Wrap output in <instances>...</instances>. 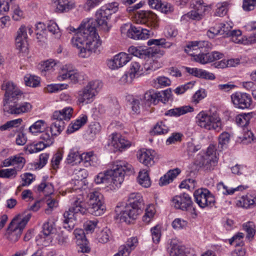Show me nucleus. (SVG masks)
<instances>
[{
    "label": "nucleus",
    "mask_w": 256,
    "mask_h": 256,
    "mask_svg": "<svg viewBox=\"0 0 256 256\" xmlns=\"http://www.w3.org/2000/svg\"><path fill=\"white\" fill-rule=\"evenodd\" d=\"M56 65V62L54 60H50L44 62L41 65V68H40L42 70V72H46L47 71L52 70Z\"/></svg>",
    "instance_id": "64"
},
{
    "label": "nucleus",
    "mask_w": 256,
    "mask_h": 256,
    "mask_svg": "<svg viewBox=\"0 0 256 256\" xmlns=\"http://www.w3.org/2000/svg\"><path fill=\"white\" fill-rule=\"evenodd\" d=\"M93 20L84 22L78 31L71 39V44L80 49L79 56L82 58L89 57L94 52L100 54L102 42L94 26H92Z\"/></svg>",
    "instance_id": "1"
},
{
    "label": "nucleus",
    "mask_w": 256,
    "mask_h": 256,
    "mask_svg": "<svg viewBox=\"0 0 256 256\" xmlns=\"http://www.w3.org/2000/svg\"><path fill=\"white\" fill-rule=\"evenodd\" d=\"M239 202L242 206L246 208H250L256 204V198L251 194H247L242 196L239 200Z\"/></svg>",
    "instance_id": "39"
},
{
    "label": "nucleus",
    "mask_w": 256,
    "mask_h": 256,
    "mask_svg": "<svg viewBox=\"0 0 256 256\" xmlns=\"http://www.w3.org/2000/svg\"><path fill=\"white\" fill-rule=\"evenodd\" d=\"M133 172L131 164L124 160H116L114 162L111 170L104 173H99L94 181L96 184H105L115 188L124 182L125 174L130 175Z\"/></svg>",
    "instance_id": "2"
},
{
    "label": "nucleus",
    "mask_w": 256,
    "mask_h": 256,
    "mask_svg": "<svg viewBox=\"0 0 256 256\" xmlns=\"http://www.w3.org/2000/svg\"><path fill=\"white\" fill-rule=\"evenodd\" d=\"M172 206L176 209L186 211L192 206V202L190 196L186 193L174 196L172 200Z\"/></svg>",
    "instance_id": "17"
},
{
    "label": "nucleus",
    "mask_w": 256,
    "mask_h": 256,
    "mask_svg": "<svg viewBox=\"0 0 256 256\" xmlns=\"http://www.w3.org/2000/svg\"><path fill=\"white\" fill-rule=\"evenodd\" d=\"M150 31L140 27L130 26L128 30V37L133 39H146L150 36Z\"/></svg>",
    "instance_id": "25"
},
{
    "label": "nucleus",
    "mask_w": 256,
    "mask_h": 256,
    "mask_svg": "<svg viewBox=\"0 0 256 256\" xmlns=\"http://www.w3.org/2000/svg\"><path fill=\"white\" fill-rule=\"evenodd\" d=\"M22 122V120L20 118L8 121L0 126V130H5L13 128H17L21 124Z\"/></svg>",
    "instance_id": "51"
},
{
    "label": "nucleus",
    "mask_w": 256,
    "mask_h": 256,
    "mask_svg": "<svg viewBox=\"0 0 256 256\" xmlns=\"http://www.w3.org/2000/svg\"><path fill=\"white\" fill-rule=\"evenodd\" d=\"M31 216L32 214L28 212L15 217L7 230L6 234L7 238L12 242H17Z\"/></svg>",
    "instance_id": "5"
},
{
    "label": "nucleus",
    "mask_w": 256,
    "mask_h": 256,
    "mask_svg": "<svg viewBox=\"0 0 256 256\" xmlns=\"http://www.w3.org/2000/svg\"><path fill=\"white\" fill-rule=\"evenodd\" d=\"M21 178L22 182L21 186H22L30 185L35 179V176L29 172L24 173L21 175Z\"/></svg>",
    "instance_id": "63"
},
{
    "label": "nucleus",
    "mask_w": 256,
    "mask_h": 256,
    "mask_svg": "<svg viewBox=\"0 0 256 256\" xmlns=\"http://www.w3.org/2000/svg\"><path fill=\"white\" fill-rule=\"evenodd\" d=\"M84 79L82 72L76 69L72 64H68L64 66L60 70L57 80L63 81L69 80L72 84H76Z\"/></svg>",
    "instance_id": "10"
},
{
    "label": "nucleus",
    "mask_w": 256,
    "mask_h": 256,
    "mask_svg": "<svg viewBox=\"0 0 256 256\" xmlns=\"http://www.w3.org/2000/svg\"><path fill=\"white\" fill-rule=\"evenodd\" d=\"M231 101L235 108L240 109L248 108L252 103L250 96L246 93L236 92L231 95Z\"/></svg>",
    "instance_id": "16"
},
{
    "label": "nucleus",
    "mask_w": 256,
    "mask_h": 256,
    "mask_svg": "<svg viewBox=\"0 0 256 256\" xmlns=\"http://www.w3.org/2000/svg\"><path fill=\"white\" fill-rule=\"evenodd\" d=\"M55 224L53 220H49L43 225V233L45 236L53 234L55 231Z\"/></svg>",
    "instance_id": "48"
},
{
    "label": "nucleus",
    "mask_w": 256,
    "mask_h": 256,
    "mask_svg": "<svg viewBox=\"0 0 256 256\" xmlns=\"http://www.w3.org/2000/svg\"><path fill=\"white\" fill-rule=\"evenodd\" d=\"M66 162L68 164H74L80 162V154L76 151L70 150Z\"/></svg>",
    "instance_id": "50"
},
{
    "label": "nucleus",
    "mask_w": 256,
    "mask_h": 256,
    "mask_svg": "<svg viewBox=\"0 0 256 256\" xmlns=\"http://www.w3.org/2000/svg\"><path fill=\"white\" fill-rule=\"evenodd\" d=\"M24 80L27 86L36 87L40 84L39 78L35 76L28 74L24 76Z\"/></svg>",
    "instance_id": "52"
},
{
    "label": "nucleus",
    "mask_w": 256,
    "mask_h": 256,
    "mask_svg": "<svg viewBox=\"0 0 256 256\" xmlns=\"http://www.w3.org/2000/svg\"><path fill=\"white\" fill-rule=\"evenodd\" d=\"M73 108L66 107L60 110L55 111L52 116L54 122L50 128L47 127L45 130L41 132L40 139L47 146H50L54 142V136L59 134L64 128V120L68 121L72 117Z\"/></svg>",
    "instance_id": "3"
},
{
    "label": "nucleus",
    "mask_w": 256,
    "mask_h": 256,
    "mask_svg": "<svg viewBox=\"0 0 256 256\" xmlns=\"http://www.w3.org/2000/svg\"><path fill=\"white\" fill-rule=\"evenodd\" d=\"M98 158L93 152H89L80 154V162H82L86 167L96 166L98 164Z\"/></svg>",
    "instance_id": "30"
},
{
    "label": "nucleus",
    "mask_w": 256,
    "mask_h": 256,
    "mask_svg": "<svg viewBox=\"0 0 256 256\" xmlns=\"http://www.w3.org/2000/svg\"><path fill=\"white\" fill-rule=\"evenodd\" d=\"M170 245V256H190V254L186 252L185 247L176 244L175 240H172Z\"/></svg>",
    "instance_id": "28"
},
{
    "label": "nucleus",
    "mask_w": 256,
    "mask_h": 256,
    "mask_svg": "<svg viewBox=\"0 0 256 256\" xmlns=\"http://www.w3.org/2000/svg\"><path fill=\"white\" fill-rule=\"evenodd\" d=\"M194 76L199 78L210 80H213L215 78V76L212 73L198 68H196Z\"/></svg>",
    "instance_id": "45"
},
{
    "label": "nucleus",
    "mask_w": 256,
    "mask_h": 256,
    "mask_svg": "<svg viewBox=\"0 0 256 256\" xmlns=\"http://www.w3.org/2000/svg\"><path fill=\"white\" fill-rule=\"evenodd\" d=\"M48 32L54 36L55 38H60L61 36V32L57 24L53 22H50L48 25Z\"/></svg>",
    "instance_id": "53"
},
{
    "label": "nucleus",
    "mask_w": 256,
    "mask_h": 256,
    "mask_svg": "<svg viewBox=\"0 0 256 256\" xmlns=\"http://www.w3.org/2000/svg\"><path fill=\"white\" fill-rule=\"evenodd\" d=\"M194 200L201 208L212 207L215 203L214 195L206 188H199L194 193Z\"/></svg>",
    "instance_id": "13"
},
{
    "label": "nucleus",
    "mask_w": 256,
    "mask_h": 256,
    "mask_svg": "<svg viewBox=\"0 0 256 256\" xmlns=\"http://www.w3.org/2000/svg\"><path fill=\"white\" fill-rule=\"evenodd\" d=\"M20 100L12 102L14 104L10 108L9 112L11 114H20L30 111L32 106L26 102H22Z\"/></svg>",
    "instance_id": "22"
},
{
    "label": "nucleus",
    "mask_w": 256,
    "mask_h": 256,
    "mask_svg": "<svg viewBox=\"0 0 256 256\" xmlns=\"http://www.w3.org/2000/svg\"><path fill=\"white\" fill-rule=\"evenodd\" d=\"M58 12H64L72 9L74 4L70 0H52Z\"/></svg>",
    "instance_id": "32"
},
{
    "label": "nucleus",
    "mask_w": 256,
    "mask_h": 256,
    "mask_svg": "<svg viewBox=\"0 0 256 256\" xmlns=\"http://www.w3.org/2000/svg\"><path fill=\"white\" fill-rule=\"evenodd\" d=\"M87 206L86 212L95 216H100L104 214L106 210L104 198L102 194L98 191L92 190L86 196Z\"/></svg>",
    "instance_id": "6"
},
{
    "label": "nucleus",
    "mask_w": 256,
    "mask_h": 256,
    "mask_svg": "<svg viewBox=\"0 0 256 256\" xmlns=\"http://www.w3.org/2000/svg\"><path fill=\"white\" fill-rule=\"evenodd\" d=\"M168 128L162 122H158L153 129L154 134H166L168 132Z\"/></svg>",
    "instance_id": "57"
},
{
    "label": "nucleus",
    "mask_w": 256,
    "mask_h": 256,
    "mask_svg": "<svg viewBox=\"0 0 256 256\" xmlns=\"http://www.w3.org/2000/svg\"><path fill=\"white\" fill-rule=\"evenodd\" d=\"M17 170L15 168H6L0 170V178H14L17 176Z\"/></svg>",
    "instance_id": "46"
},
{
    "label": "nucleus",
    "mask_w": 256,
    "mask_h": 256,
    "mask_svg": "<svg viewBox=\"0 0 256 256\" xmlns=\"http://www.w3.org/2000/svg\"><path fill=\"white\" fill-rule=\"evenodd\" d=\"M47 127V124L44 120H38L29 127L28 132L32 135L37 136L44 131Z\"/></svg>",
    "instance_id": "31"
},
{
    "label": "nucleus",
    "mask_w": 256,
    "mask_h": 256,
    "mask_svg": "<svg viewBox=\"0 0 256 256\" xmlns=\"http://www.w3.org/2000/svg\"><path fill=\"white\" fill-rule=\"evenodd\" d=\"M198 126L208 130L219 132L222 129V122L216 114H208L204 111L200 112L196 116Z\"/></svg>",
    "instance_id": "7"
},
{
    "label": "nucleus",
    "mask_w": 256,
    "mask_h": 256,
    "mask_svg": "<svg viewBox=\"0 0 256 256\" xmlns=\"http://www.w3.org/2000/svg\"><path fill=\"white\" fill-rule=\"evenodd\" d=\"M155 214V209L153 205H150L146 210V212L143 216L142 220L146 224L149 223L153 218Z\"/></svg>",
    "instance_id": "55"
},
{
    "label": "nucleus",
    "mask_w": 256,
    "mask_h": 256,
    "mask_svg": "<svg viewBox=\"0 0 256 256\" xmlns=\"http://www.w3.org/2000/svg\"><path fill=\"white\" fill-rule=\"evenodd\" d=\"M244 229L247 232V237L252 238L254 237L256 230L255 225L252 222H248L243 225Z\"/></svg>",
    "instance_id": "59"
},
{
    "label": "nucleus",
    "mask_w": 256,
    "mask_h": 256,
    "mask_svg": "<svg viewBox=\"0 0 256 256\" xmlns=\"http://www.w3.org/2000/svg\"><path fill=\"white\" fill-rule=\"evenodd\" d=\"M228 3L227 2H223L218 4L217 6L215 14L218 16H223L228 12Z\"/></svg>",
    "instance_id": "62"
},
{
    "label": "nucleus",
    "mask_w": 256,
    "mask_h": 256,
    "mask_svg": "<svg viewBox=\"0 0 256 256\" xmlns=\"http://www.w3.org/2000/svg\"><path fill=\"white\" fill-rule=\"evenodd\" d=\"M47 144L44 142H40L36 144H31L27 146L26 150L30 154L38 152L47 147Z\"/></svg>",
    "instance_id": "44"
},
{
    "label": "nucleus",
    "mask_w": 256,
    "mask_h": 256,
    "mask_svg": "<svg viewBox=\"0 0 256 256\" xmlns=\"http://www.w3.org/2000/svg\"><path fill=\"white\" fill-rule=\"evenodd\" d=\"M134 21L136 24H146L152 28H156L158 25L157 16L149 10L136 12L134 17Z\"/></svg>",
    "instance_id": "12"
},
{
    "label": "nucleus",
    "mask_w": 256,
    "mask_h": 256,
    "mask_svg": "<svg viewBox=\"0 0 256 256\" xmlns=\"http://www.w3.org/2000/svg\"><path fill=\"white\" fill-rule=\"evenodd\" d=\"M102 86L101 82L92 80L88 82L86 86L78 92V102L80 104L91 102L96 95L100 90Z\"/></svg>",
    "instance_id": "8"
},
{
    "label": "nucleus",
    "mask_w": 256,
    "mask_h": 256,
    "mask_svg": "<svg viewBox=\"0 0 256 256\" xmlns=\"http://www.w3.org/2000/svg\"><path fill=\"white\" fill-rule=\"evenodd\" d=\"M141 208H136V206L128 204L126 206V212L129 213L130 218L136 219L140 214Z\"/></svg>",
    "instance_id": "58"
},
{
    "label": "nucleus",
    "mask_w": 256,
    "mask_h": 256,
    "mask_svg": "<svg viewBox=\"0 0 256 256\" xmlns=\"http://www.w3.org/2000/svg\"><path fill=\"white\" fill-rule=\"evenodd\" d=\"M4 167L14 166L13 168L17 171H20L26 164L25 158L20 154L12 156L5 159L2 162Z\"/></svg>",
    "instance_id": "20"
},
{
    "label": "nucleus",
    "mask_w": 256,
    "mask_h": 256,
    "mask_svg": "<svg viewBox=\"0 0 256 256\" xmlns=\"http://www.w3.org/2000/svg\"><path fill=\"white\" fill-rule=\"evenodd\" d=\"M63 152H64L62 150H58L52 157L51 162L52 166L54 169H56L58 167V166L62 159Z\"/></svg>",
    "instance_id": "61"
},
{
    "label": "nucleus",
    "mask_w": 256,
    "mask_h": 256,
    "mask_svg": "<svg viewBox=\"0 0 256 256\" xmlns=\"http://www.w3.org/2000/svg\"><path fill=\"white\" fill-rule=\"evenodd\" d=\"M2 89L5 91L4 106L24 98V96L18 87L12 82H4Z\"/></svg>",
    "instance_id": "11"
},
{
    "label": "nucleus",
    "mask_w": 256,
    "mask_h": 256,
    "mask_svg": "<svg viewBox=\"0 0 256 256\" xmlns=\"http://www.w3.org/2000/svg\"><path fill=\"white\" fill-rule=\"evenodd\" d=\"M180 172V170L178 168H174L168 171L163 176H162L159 181V184L160 186H164L169 184L172 182L178 175Z\"/></svg>",
    "instance_id": "29"
},
{
    "label": "nucleus",
    "mask_w": 256,
    "mask_h": 256,
    "mask_svg": "<svg viewBox=\"0 0 256 256\" xmlns=\"http://www.w3.org/2000/svg\"><path fill=\"white\" fill-rule=\"evenodd\" d=\"M110 13L101 8L97 11L96 14V20L98 24L101 27L104 31L108 32L109 30L108 20L110 17Z\"/></svg>",
    "instance_id": "23"
},
{
    "label": "nucleus",
    "mask_w": 256,
    "mask_h": 256,
    "mask_svg": "<svg viewBox=\"0 0 256 256\" xmlns=\"http://www.w3.org/2000/svg\"><path fill=\"white\" fill-rule=\"evenodd\" d=\"M210 44L208 41L189 42L185 48V52L194 57V60L197 62V56L202 55L208 52Z\"/></svg>",
    "instance_id": "14"
},
{
    "label": "nucleus",
    "mask_w": 256,
    "mask_h": 256,
    "mask_svg": "<svg viewBox=\"0 0 256 256\" xmlns=\"http://www.w3.org/2000/svg\"><path fill=\"white\" fill-rule=\"evenodd\" d=\"M155 152L152 150L142 149L138 152V158L140 162L146 166H152L154 163Z\"/></svg>",
    "instance_id": "24"
},
{
    "label": "nucleus",
    "mask_w": 256,
    "mask_h": 256,
    "mask_svg": "<svg viewBox=\"0 0 256 256\" xmlns=\"http://www.w3.org/2000/svg\"><path fill=\"white\" fill-rule=\"evenodd\" d=\"M228 36L230 37L231 40L236 44H243L244 39L240 30H232Z\"/></svg>",
    "instance_id": "49"
},
{
    "label": "nucleus",
    "mask_w": 256,
    "mask_h": 256,
    "mask_svg": "<svg viewBox=\"0 0 256 256\" xmlns=\"http://www.w3.org/2000/svg\"><path fill=\"white\" fill-rule=\"evenodd\" d=\"M219 28L220 30V34H226L228 36L230 32L232 31V28L233 24L232 22H226V23H220L218 24Z\"/></svg>",
    "instance_id": "60"
},
{
    "label": "nucleus",
    "mask_w": 256,
    "mask_h": 256,
    "mask_svg": "<svg viewBox=\"0 0 256 256\" xmlns=\"http://www.w3.org/2000/svg\"><path fill=\"white\" fill-rule=\"evenodd\" d=\"M17 33V36L16 38V48L22 52H27L28 50V44L27 42L26 27L25 26H21Z\"/></svg>",
    "instance_id": "18"
},
{
    "label": "nucleus",
    "mask_w": 256,
    "mask_h": 256,
    "mask_svg": "<svg viewBox=\"0 0 256 256\" xmlns=\"http://www.w3.org/2000/svg\"><path fill=\"white\" fill-rule=\"evenodd\" d=\"M252 112L242 113L236 117V122L240 126L246 128L248 125L250 120L253 117Z\"/></svg>",
    "instance_id": "34"
},
{
    "label": "nucleus",
    "mask_w": 256,
    "mask_h": 256,
    "mask_svg": "<svg viewBox=\"0 0 256 256\" xmlns=\"http://www.w3.org/2000/svg\"><path fill=\"white\" fill-rule=\"evenodd\" d=\"M38 192H42L45 196H49L54 192V186L52 184L43 182L37 188Z\"/></svg>",
    "instance_id": "41"
},
{
    "label": "nucleus",
    "mask_w": 256,
    "mask_h": 256,
    "mask_svg": "<svg viewBox=\"0 0 256 256\" xmlns=\"http://www.w3.org/2000/svg\"><path fill=\"white\" fill-rule=\"evenodd\" d=\"M128 52L134 56L140 58H146L148 57L150 58H160L164 54V52L160 50L158 48L144 49L142 47L130 46L128 49Z\"/></svg>",
    "instance_id": "15"
},
{
    "label": "nucleus",
    "mask_w": 256,
    "mask_h": 256,
    "mask_svg": "<svg viewBox=\"0 0 256 256\" xmlns=\"http://www.w3.org/2000/svg\"><path fill=\"white\" fill-rule=\"evenodd\" d=\"M161 95L160 92L149 90L144 94V100L146 102L156 104L160 100Z\"/></svg>",
    "instance_id": "37"
},
{
    "label": "nucleus",
    "mask_w": 256,
    "mask_h": 256,
    "mask_svg": "<svg viewBox=\"0 0 256 256\" xmlns=\"http://www.w3.org/2000/svg\"><path fill=\"white\" fill-rule=\"evenodd\" d=\"M144 72L143 66L139 62H132L130 66L129 76L131 78L138 76Z\"/></svg>",
    "instance_id": "35"
},
{
    "label": "nucleus",
    "mask_w": 256,
    "mask_h": 256,
    "mask_svg": "<svg viewBox=\"0 0 256 256\" xmlns=\"http://www.w3.org/2000/svg\"><path fill=\"white\" fill-rule=\"evenodd\" d=\"M10 8L12 12V18L14 20H20L24 18V12L18 4H12L10 6Z\"/></svg>",
    "instance_id": "40"
},
{
    "label": "nucleus",
    "mask_w": 256,
    "mask_h": 256,
    "mask_svg": "<svg viewBox=\"0 0 256 256\" xmlns=\"http://www.w3.org/2000/svg\"><path fill=\"white\" fill-rule=\"evenodd\" d=\"M223 56L224 54L222 53L218 52H213L211 53L206 52L202 54V55L197 56V62L205 64L221 59Z\"/></svg>",
    "instance_id": "27"
},
{
    "label": "nucleus",
    "mask_w": 256,
    "mask_h": 256,
    "mask_svg": "<svg viewBox=\"0 0 256 256\" xmlns=\"http://www.w3.org/2000/svg\"><path fill=\"white\" fill-rule=\"evenodd\" d=\"M132 58V56L125 52H120L116 55L112 59L108 60V65L112 70L123 66Z\"/></svg>",
    "instance_id": "19"
},
{
    "label": "nucleus",
    "mask_w": 256,
    "mask_h": 256,
    "mask_svg": "<svg viewBox=\"0 0 256 256\" xmlns=\"http://www.w3.org/2000/svg\"><path fill=\"white\" fill-rule=\"evenodd\" d=\"M138 181L140 185L148 188L151 185V181L147 170H142L139 172Z\"/></svg>",
    "instance_id": "38"
},
{
    "label": "nucleus",
    "mask_w": 256,
    "mask_h": 256,
    "mask_svg": "<svg viewBox=\"0 0 256 256\" xmlns=\"http://www.w3.org/2000/svg\"><path fill=\"white\" fill-rule=\"evenodd\" d=\"M216 149L214 145H210L206 153L198 155L196 164L206 170L213 169L218 162Z\"/></svg>",
    "instance_id": "9"
},
{
    "label": "nucleus",
    "mask_w": 256,
    "mask_h": 256,
    "mask_svg": "<svg viewBox=\"0 0 256 256\" xmlns=\"http://www.w3.org/2000/svg\"><path fill=\"white\" fill-rule=\"evenodd\" d=\"M206 7V6L203 2H196L194 10L188 12L187 16L193 20H200L204 17V12Z\"/></svg>",
    "instance_id": "26"
},
{
    "label": "nucleus",
    "mask_w": 256,
    "mask_h": 256,
    "mask_svg": "<svg viewBox=\"0 0 256 256\" xmlns=\"http://www.w3.org/2000/svg\"><path fill=\"white\" fill-rule=\"evenodd\" d=\"M194 111V108L190 106H185L179 108H172L166 112V115L170 116H180L188 112Z\"/></svg>",
    "instance_id": "33"
},
{
    "label": "nucleus",
    "mask_w": 256,
    "mask_h": 256,
    "mask_svg": "<svg viewBox=\"0 0 256 256\" xmlns=\"http://www.w3.org/2000/svg\"><path fill=\"white\" fill-rule=\"evenodd\" d=\"M68 86V84H51L48 85L44 88V91L49 93L56 92L64 88H66Z\"/></svg>",
    "instance_id": "56"
},
{
    "label": "nucleus",
    "mask_w": 256,
    "mask_h": 256,
    "mask_svg": "<svg viewBox=\"0 0 256 256\" xmlns=\"http://www.w3.org/2000/svg\"><path fill=\"white\" fill-rule=\"evenodd\" d=\"M218 191L224 194H232L236 190H242L244 189L243 186H239L235 188L228 189V186H225L223 183L220 182L217 186Z\"/></svg>",
    "instance_id": "43"
},
{
    "label": "nucleus",
    "mask_w": 256,
    "mask_h": 256,
    "mask_svg": "<svg viewBox=\"0 0 256 256\" xmlns=\"http://www.w3.org/2000/svg\"><path fill=\"white\" fill-rule=\"evenodd\" d=\"M110 236V230L106 228L98 234L97 238L99 242L105 244L109 240Z\"/></svg>",
    "instance_id": "47"
},
{
    "label": "nucleus",
    "mask_w": 256,
    "mask_h": 256,
    "mask_svg": "<svg viewBox=\"0 0 256 256\" xmlns=\"http://www.w3.org/2000/svg\"><path fill=\"white\" fill-rule=\"evenodd\" d=\"M111 144L117 150L122 151L130 148L131 142L126 140L118 134H112L110 136Z\"/></svg>",
    "instance_id": "21"
},
{
    "label": "nucleus",
    "mask_w": 256,
    "mask_h": 256,
    "mask_svg": "<svg viewBox=\"0 0 256 256\" xmlns=\"http://www.w3.org/2000/svg\"><path fill=\"white\" fill-rule=\"evenodd\" d=\"M150 232L154 242L158 243L161 237V226L160 225H156L152 227Z\"/></svg>",
    "instance_id": "54"
},
{
    "label": "nucleus",
    "mask_w": 256,
    "mask_h": 256,
    "mask_svg": "<svg viewBox=\"0 0 256 256\" xmlns=\"http://www.w3.org/2000/svg\"><path fill=\"white\" fill-rule=\"evenodd\" d=\"M128 205L136 206V208H142L144 206V201L142 196L139 193H132L128 198Z\"/></svg>",
    "instance_id": "36"
},
{
    "label": "nucleus",
    "mask_w": 256,
    "mask_h": 256,
    "mask_svg": "<svg viewBox=\"0 0 256 256\" xmlns=\"http://www.w3.org/2000/svg\"><path fill=\"white\" fill-rule=\"evenodd\" d=\"M87 120V116L86 115L82 114L72 124L71 127L68 129V131L72 132L74 131L78 130L86 122Z\"/></svg>",
    "instance_id": "42"
},
{
    "label": "nucleus",
    "mask_w": 256,
    "mask_h": 256,
    "mask_svg": "<svg viewBox=\"0 0 256 256\" xmlns=\"http://www.w3.org/2000/svg\"><path fill=\"white\" fill-rule=\"evenodd\" d=\"M86 198L82 194H80L74 198L72 206L64 214V227L68 230H72L74 226V214L78 213L84 214L86 212L87 206Z\"/></svg>",
    "instance_id": "4"
}]
</instances>
